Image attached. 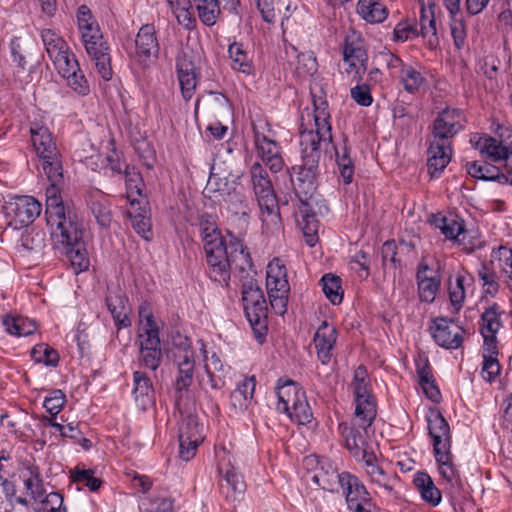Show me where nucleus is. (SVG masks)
Instances as JSON below:
<instances>
[{"instance_id": "obj_1", "label": "nucleus", "mask_w": 512, "mask_h": 512, "mask_svg": "<svg viewBox=\"0 0 512 512\" xmlns=\"http://www.w3.org/2000/svg\"><path fill=\"white\" fill-rule=\"evenodd\" d=\"M317 93L316 87H311L313 113L307 116L313 119V125L308 128L302 124L300 131V147L302 164L293 166L290 178L293 190L299 200H305L312 196L317 187V176L319 174V161L321 158L322 146L331 144L332 126L328 102L325 96Z\"/></svg>"}, {"instance_id": "obj_2", "label": "nucleus", "mask_w": 512, "mask_h": 512, "mask_svg": "<svg viewBox=\"0 0 512 512\" xmlns=\"http://www.w3.org/2000/svg\"><path fill=\"white\" fill-rule=\"evenodd\" d=\"M45 214L54 248L68 257L77 273L86 270L89 258L82 242L83 232L76 213L66 208L58 197L52 196L47 200Z\"/></svg>"}, {"instance_id": "obj_3", "label": "nucleus", "mask_w": 512, "mask_h": 512, "mask_svg": "<svg viewBox=\"0 0 512 512\" xmlns=\"http://www.w3.org/2000/svg\"><path fill=\"white\" fill-rule=\"evenodd\" d=\"M201 239L208 267L207 273L212 281L220 285H228L232 267L240 271L252 267L250 253L240 239H231L229 252L220 231L213 234L206 233Z\"/></svg>"}, {"instance_id": "obj_4", "label": "nucleus", "mask_w": 512, "mask_h": 512, "mask_svg": "<svg viewBox=\"0 0 512 512\" xmlns=\"http://www.w3.org/2000/svg\"><path fill=\"white\" fill-rule=\"evenodd\" d=\"M249 184L260 208L262 229L267 234H278L282 229L276 194L266 168L255 161L248 170Z\"/></svg>"}, {"instance_id": "obj_5", "label": "nucleus", "mask_w": 512, "mask_h": 512, "mask_svg": "<svg viewBox=\"0 0 512 512\" xmlns=\"http://www.w3.org/2000/svg\"><path fill=\"white\" fill-rule=\"evenodd\" d=\"M428 434L432 439L433 453L442 477L453 483L457 470L451 453V432L447 420L439 410H430L426 415Z\"/></svg>"}, {"instance_id": "obj_6", "label": "nucleus", "mask_w": 512, "mask_h": 512, "mask_svg": "<svg viewBox=\"0 0 512 512\" xmlns=\"http://www.w3.org/2000/svg\"><path fill=\"white\" fill-rule=\"evenodd\" d=\"M139 364L141 367L156 371L163 360L160 341V326L156 321L148 303L139 306Z\"/></svg>"}, {"instance_id": "obj_7", "label": "nucleus", "mask_w": 512, "mask_h": 512, "mask_svg": "<svg viewBox=\"0 0 512 512\" xmlns=\"http://www.w3.org/2000/svg\"><path fill=\"white\" fill-rule=\"evenodd\" d=\"M242 301L256 340L261 344L267 333V305L261 288L253 281L243 284Z\"/></svg>"}, {"instance_id": "obj_8", "label": "nucleus", "mask_w": 512, "mask_h": 512, "mask_svg": "<svg viewBox=\"0 0 512 512\" xmlns=\"http://www.w3.org/2000/svg\"><path fill=\"white\" fill-rule=\"evenodd\" d=\"M252 129L258 157L272 173L280 172L285 166V161L280 144L272 138L269 123L262 119L253 121Z\"/></svg>"}, {"instance_id": "obj_9", "label": "nucleus", "mask_w": 512, "mask_h": 512, "mask_svg": "<svg viewBox=\"0 0 512 512\" xmlns=\"http://www.w3.org/2000/svg\"><path fill=\"white\" fill-rule=\"evenodd\" d=\"M266 288L272 309L275 313L284 315L287 310L290 285L285 264L278 257L273 258L267 266Z\"/></svg>"}, {"instance_id": "obj_10", "label": "nucleus", "mask_w": 512, "mask_h": 512, "mask_svg": "<svg viewBox=\"0 0 512 512\" xmlns=\"http://www.w3.org/2000/svg\"><path fill=\"white\" fill-rule=\"evenodd\" d=\"M87 54L95 64L99 76L109 81L112 78L110 48L104 40L99 25L80 32Z\"/></svg>"}, {"instance_id": "obj_11", "label": "nucleus", "mask_w": 512, "mask_h": 512, "mask_svg": "<svg viewBox=\"0 0 512 512\" xmlns=\"http://www.w3.org/2000/svg\"><path fill=\"white\" fill-rule=\"evenodd\" d=\"M470 143L490 160L494 162L504 161L507 176H500L499 179H504L505 183L512 185V140L510 146H505L493 137L473 134Z\"/></svg>"}, {"instance_id": "obj_12", "label": "nucleus", "mask_w": 512, "mask_h": 512, "mask_svg": "<svg viewBox=\"0 0 512 512\" xmlns=\"http://www.w3.org/2000/svg\"><path fill=\"white\" fill-rule=\"evenodd\" d=\"M6 216L9 225L20 229L33 223L40 215L41 203L32 196H18L6 204Z\"/></svg>"}, {"instance_id": "obj_13", "label": "nucleus", "mask_w": 512, "mask_h": 512, "mask_svg": "<svg viewBox=\"0 0 512 512\" xmlns=\"http://www.w3.org/2000/svg\"><path fill=\"white\" fill-rule=\"evenodd\" d=\"M329 491H338L340 487L345 495L349 509L357 506V504H367L369 502L368 492L360 480L348 472L338 473L331 472L328 483Z\"/></svg>"}, {"instance_id": "obj_14", "label": "nucleus", "mask_w": 512, "mask_h": 512, "mask_svg": "<svg viewBox=\"0 0 512 512\" xmlns=\"http://www.w3.org/2000/svg\"><path fill=\"white\" fill-rule=\"evenodd\" d=\"M180 346L183 349L174 356V363L177 367L174 377V388L178 398H181L182 393L187 392L192 385L195 371L194 353L190 349L188 338H183Z\"/></svg>"}, {"instance_id": "obj_15", "label": "nucleus", "mask_w": 512, "mask_h": 512, "mask_svg": "<svg viewBox=\"0 0 512 512\" xmlns=\"http://www.w3.org/2000/svg\"><path fill=\"white\" fill-rule=\"evenodd\" d=\"M159 54V42L156 29L151 24L143 25L135 38L134 61L146 68L154 63Z\"/></svg>"}, {"instance_id": "obj_16", "label": "nucleus", "mask_w": 512, "mask_h": 512, "mask_svg": "<svg viewBox=\"0 0 512 512\" xmlns=\"http://www.w3.org/2000/svg\"><path fill=\"white\" fill-rule=\"evenodd\" d=\"M204 374L199 379L200 387L207 390L219 391L226 385L230 373V366L224 364L216 352L209 353L203 348Z\"/></svg>"}, {"instance_id": "obj_17", "label": "nucleus", "mask_w": 512, "mask_h": 512, "mask_svg": "<svg viewBox=\"0 0 512 512\" xmlns=\"http://www.w3.org/2000/svg\"><path fill=\"white\" fill-rule=\"evenodd\" d=\"M462 120L460 110H442L433 122L431 139L452 144V139L463 129Z\"/></svg>"}, {"instance_id": "obj_18", "label": "nucleus", "mask_w": 512, "mask_h": 512, "mask_svg": "<svg viewBox=\"0 0 512 512\" xmlns=\"http://www.w3.org/2000/svg\"><path fill=\"white\" fill-rule=\"evenodd\" d=\"M453 320L439 317L433 320L429 331L437 345L445 349L455 350L461 347L464 340V330L458 326H452Z\"/></svg>"}, {"instance_id": "obj_19", "label": "nucleus", "mask_w": 512, "mask_h": 512, "mask_svg": "<svg viewBox=\"0 0 512 512\" xmlns=\"http://www.w3.org/2000/svg\"><path fill=\"white\" fill-rule=\"evenodd\" d=\"M337 338V328L326 320L317 328L313 342L317 352V358L322 364L326 365L331 361Z\"/></svg>"}, {"instance_id": "obj_20", "label": "nucleus", "mask_w": 512, "mask_h": 512, "mask_svg": "<svg viewBox=\"0 0 512 512\" xmlns=\"http://www.w3.org/2000/svg\"><path fill=\"white\" fill-rule=\"evenodd\" d=\"M343 60L348 64V73H354L355 77L361 78L366 71L368 55L364 48L362 39L347 38L343 49Z\"/></svg>"}, {"instance_id": "obj_21", "label": "nucleus", "mask_w": 512, "mask_h": 512, "mask_svg": "<svg viewBox=\"0 0 512 512\" xmlns=\"http://www.w3.org/2000/svg\"><path fill=\"white\" fill-rule=\"evenodd\" d=\"M218 472L222 477L220 482L221 493L227 501H235L239 496L243 495L246 490V484L238 469L230 463L220 465Z\"/></svg>"}, {"instance_id": "obj_22", "label": "nucleus", "mask_w": 512, "mask_h": 512, "mask_svg": "<svg viewBox=\"0 0 512 512\" xmlns=\"http://www.w3.org/2000/svg\"><path fill=\"white\" fill-rule=\"evenodd\" d=\"M373 452L363 454L364 468L371 482L385 495H390L398 482L395 474L386 473L377 463Z\"/></svg>"}, {"instance_id": "obj_23", "label": "nucleus", "mask_w": 512, "mask_h": 512, "mask_svg": "<svg viewBox=\"0 0 512 512\" xmlns=\"http://www.w3.org/2000/svg\"><path fill=\"white\" fill-rule=\"evenodd\" d=\"M106 304L118 329L131 325L129 314L131 309L125 293L118 287L108 288Z\"/></svg>"}, {"instance_id": "obj_24", "label": "nucleus", "mask_w": 512, "mask_h": 512, "mask_svg": "<svg viewBox=\"0 0 512 512\" xmlns=\"http://www.w3.org/2000/svg\"><path fill=\"white\" fill-rule=\"evenodd\" d=\"M201 440L202 437L196 420L192 417L188 418L186 423H182L179 428V455L181 459L185 461L192 459Z\"/></svg>"}, {"instance_id": "obj_25", "label": "nucleus", "mask_w": 512, "mask_h": 512, "mask_svg": "<svg viewBox=\"0 0 512 512\" xmlns=\"http://www.w3.org/2000/svg\"><path fill=\"white\" fill-rule=\"evenodd\" d=\"M276 394L278 398L276 409L285 414L300 401V395L306 393L297 382L280 378L277 382Z\"/></svg>"}, {"instance_id": "obj_26", "label": "nucleus", "mask_w": 512, "mask_h": 512, "mask_svg": "<svg viewBox=\"0 0 512 512\" xmlns=\"http://www.w3.org/2000/svg\"><path fill=\"white\" fill-rule=\"evenodd\" d=\"M427 155L429 173L432 177H437L451 160L452 144L431 139Z\"/></svg>"}, {"instance_id": "obj_27", "label": "nucleus", "mask_w": 512, "mask_h": 512, "mask_svg": "<svg viewBox=\"0 0 512 512\" xmlns=\"http://www.w3.org/2000/svg\"><path fill=\"white\" fill-rule=\"evenodd\" d=\"M38 169L43 173L48 181L51 183V187L47 189V198L56 196L59 198V201L63 204L61 200V196L58 194L56 189V185L60 183L63 179V167L60 161V154L56 152L55 155H49L44 158L39 159Z\"/></svg>"}, {"instance_id": "obj_28", "label": "nucleus", "mask_w": 512, "mask_h": 512, "mask_svg": "<svg viewBox=\"0 0 512 512\" xmlns=\"http://www.w3.org/2000/svg\"><path fill=\"white\" fill-rule=\"evenodd\" d=\"M296 219L307 245L313 247L318 241L319 222L311 206L305 200H300Z\"/></svg>"}, {"instance_id": "obj_29", "label": "nucleus", "mask_w": 512, "mask_h": 512, "mask_svg": "<svg viewBox=\"0 0 512 512\" xmlns=\"http://www.w3.org/2000/svg\"><path fill=\"white\" fill-rule=\"evenodd\" d=\"M473 282V276L466 270H461L453 277L449 278V299L456 313H458L463 307V303L466 298V289L470 287Z\"/></svg>"}, {"instance_id": "obj_30", "label": "nucleus", "mask_w": 512, "mask_h": 512, "mask_svg": "<svg viewBox=\"0 0 512 512\" xmlns=\"http://www.w3.org/2000/svg\"><path fill=\"white\" fill-rule=\"evenodd\" d=\"M30 133L33 148L39 159L58 152L52 133L47 127L33 123Z\"/></svg>"}, {"instance_id": "obj_31", "label": "nucleus", "mask_w": 512, "mask_h": 512, "mask_svg": "<svg viewBox=\"0 0 512 512\" xmlns=\"http://www.w3.org/2000/svg\"><path fill=\"white\" fill-rule=\"evenodd\" d=\"M228 57L231 61V68L246 76L255 74L253 56L241 42L234 41L228 46Z\"/></svg>"}, {"instance_id": "obj_32", "label": "nucleus", "mask_w": 512, "mask_h": 512, "mask_svg": "<svg viewBox=\"0 0 512 512\" xmlns=\"http://www.w3.org/2000/svg\"><path fill=\"white\" fill-rule=\"evenodd\" d=\"M391 112L394 127L401 130L403 135L411 134L417 123V115L414 107L409 103L397 100L393 104Z\"/></svg>"}, {"instance_id": "obj_33", "label": "nucleus", "mask_w": 512, "mask_h": 512, "mask_svg": "<svg viewBox=\"0 0 512 512\" xmlns=\"http://www.w3.org/2000/svg\"><path fill=\"white\" fill-rule=\"evenodd\" d=\"M177 74L182 96L189 101L196 90L197 75L194 64L185 57L177 59Z\"/></svg>"}, {"instance_id": "obj_34", "label": "nucleus", "mask_w": 512, "mask_h": 512, "mask_svg": "<svg viewBox=\"0 0 512 512\" xmlns=\"http://www.w3.org/2000/svg\"><path fill=\"white\" fill-rule=\"evenodd\" d=\"M382 0H359L356 11L367 23L379 24L388 17V9L381 2Z\"/></svg>"}, {"instance_id": "obj_35", "label": "nucleus", "mask_w": 512, "mask_h": 512, "mask_svg": "<svg viewBox=\"0 0 512 512\" xmlns=\"http://www.w3.org/2000/svg\"><path fill=\"white\" fill-rule=\"evenodd\" d=\"M355 402V424L362 430H366L376 417V401L373 395L354 399Z\"/></svg>"}, {"instance_id": "obj_36", "label": "nucleus", "mask_w": 512, "mask_h": 512, "mask_svg": "<svg viewBox=\"0 0 512 512\" xmlns=\"http://www.w3.org/2000/svg\"><path fill=\"white\" fill-rule=\"evenodd\" d=\"M413 483L424 501L430 503L432 506H437L440 503L441 492L434 485L428 473L417 472L414 475Z\"/></svg>"}, {"instance_id": "obj_37", "label": "nucleus", "mask_w": 512, "mask_h": 512, "mask_svg": "<svg viewBox=\"0 0 512 512\" xmlns=\"http://www.w3.org/2000/svg\"><path fill=\"white\" fill-rule=\"evenodd\" d=\"M339 432L345 439V446L354 457H362L366 451L364 448L365 441L360 431L361 428L349 426L347 423H340Z\"/></svg>"}, {"instance_id": "obj_38", "label": "nucleus", "mask_w": 512, "mask_h": 512, "mask_svg": "<svg viewBox=\"0 0 512 512\" xmlns=\"http://www.w3.org/2000/svg\"><path fill=\"white\" fill-rule=\"evenodd\" d=\"M89 208L97 224L101 228H108L112 222V213L109 200L102 194L90 196Z\"/></svg>"}, {"instance_id": "obj_39", "label": "nucleus", "mask_w": 512, "mask_h": 512, "mask_svg": "<svg viewBox=\"0 0 512 512\" xmlns=\"http://www.w3.org/2000/svg\"><path fill=\"white\" fill-rule=\"evenodd\" d=\"M123 176L126 185V197L133 209L140 203L137 197L142 196L143 180L137 169L130 166H125Z\"/></svg>"}, {"instance_id": "obj_40", "label": "nucleus", "mask_w": 512, "mask_h": 512, "mask_svg": "<svg viewBox=\"0 0 512 512\" xmlns=\"http://www.w3.org/2000/svg\"><path fill=\"white\" fill-rule=\"evenodd\" d=\"M127 216L131 220V226L134 231L141 236L146 241L152 239V225L150 218L146 215L145 208H142L139 205L135 206L133 209L130 208L127 211Z\"/></svg>"}, {"instance_id": "obj_41", "label": "nucleus", "mask_w": 512, "mask_h": 512, "mask_svg": "<svg viewBox=\"0 0 512 512\" xmlns=\"http://www.w3.org/2000/svg\"><path fill=\"white\" fill-rule=\"evenodd\" d=\"M2 324L7 333L17 337L31 335L36 330V324L33 320L18 315L9 314L4 316Z\"/></svg>"}, {"instance_id": "obj_42", "label": "nucleus", "mask_w": 512, "mask_h": 512, "mask_svg": "<svg viewBox=\"0 0 512 512\" xmlns=\"http://www.w3.org/2000/svg\"><path fill=\"white\" fill-rule=\"evenodd\" d=\"M31 41H23L20 37H13L10 41V54L12 62L18 69V72H24L27 69V56L31 55L33 47Z\"/></svg>"}, {"instance_id": "obj_43", "label": "nucleus", "mask_w": 512, "mask_h": 512, "mask_svg": "<svg viewBox=\"0 0 512 512\" xmlns=\"http://www.w3.org/2000/svg\"><path fill=\"white\" fill-rule=\"evenodd\" d=\"M467 173L473 178L480 180H496L499 183L506 184L504 179H499L500 176H507V174L500 173L494 166L479 161H471L465 164Z\"/></svg>"}, {"instance_id": "obj_44", "label": "nucleus", "mask_w": 512, "mask_h": 512, "mask_svg": "<svg viewBox=\"0 0 512 512\" xmlns=\"http://www.w3.org/2000/svg\"><path fill=\"white\" fill-rule=\"evenodd\" d=\"M502 310L499 305L494 303L488 307L481 315L480 333L497 335L502 327Z\"/></svg>"}, {"instance_id": "obj_45", "label": "nucleus", "mask_w": 512, "mask_h": 512, "mask_svg": "<svg viewBox=\"0 0 512 512\" xmlns=\"http://www.w3.org/2000/svg\"><path fill=\"white\" fill-rule=\"evenodd\" d=\"M40 36L51 60L57 58V56L61 55V53H64L65 50L69 48L66 41L51 29H42Z\"/></svg>"}, {"instance_id": "obj_46", "label": "nucleus", "mask_w": 512, "mask_h": 512, "mask_svg": "<svg viewBox=\"0 0 512 512\" xmlns=\"http://www.w3.org/2000/svg\"><path fill=\"white\" fill-rule=\"evenodd\" d=\"M432 222L448 240L456 242L460 235L463 234L464 225L455 218L436 215Z\"/></svg>"}, {"instance_id": "obj_47", "label": "nucleus", "mask_w": 512, "mask_h": 512, "mask_svg": "<svg viewBox=\"0 0 512 512\" xmlns=\"http://www.w3.org/2000/svg\"><path fill=\"white\" fill-rule=\"evenodd\" d=\"M134 389L133 394L135 395L136 401L141 399L143 405H146L151 401L154 389L151 379L142 371H135L133 373Z\"/></svg>"}, {"instance_id": "obj_48", "label": "nucleus", "mask_w": 512, "mask_h": 512, "mask_svg": "<svg viewBox=\"0 0 512 512\" xmlns=\"http://www.w3.org/2000/svg\"><path fill=\"white\" fill-rule=\"evenodd\" d=\"M320 285L322 286L323 293L332 304L338 305L342 302L344 292L341 287L340 277L333 274H325L320 280Z\"/></svg>"}, {"instance_id": "obj_49", "label": "nucleus", "mask_w": 512, "mask_h": 512, "mask_svg": "<svg viewBox=\"0 0 512 512\" xmlns=\"http://www.w3.org/2000/svg\"><path fill=\"white\" fill-rule=\"evenodd\" d=\"M226 205L227 209L236 216L247 217L249 213L248 201L246 197L237 192L235 188L229 189L221 198Z\"/></svg>"}, {"instance_id": "obj_50", "label": "nucleus", "mask_w": 512, "mask_h": 512, "mask_svg": "<svg viewBox=\"0 0 512 512\" xmlns=\"http://www.w3.org/2000/svg\"><path fill=\"white\" fill-rule=\"evenodd\" d=\"M329 146L332 147L333 150H335L336 154V161L339 167L340 175L343 178V181L345 184H349L352 182L353 175H354V166L353 161L349 155V150L347 147H343L342 151L339 152L336 147L331 143ZM326 150L328 145L323 146Z\"/></svg>"}, {"instance_id": "obj_51", "label": "nucleus", "mask_w": 512, "mask_h": 512, "mask_svg": "<svg viewBox=\"0 0 512 512\" xmlns=\"http://www.w3.org/2000/svg\"><path fill=\"white\" fill-rule=\"evenodd\" d=\"M139 508L141 512H174L173 501L164 495H151L142 499Z\"/></svg>"}, {"instance_id": "obj_52", "label": "nucleus", "mask_w": 512, "mask_h": 512, "mask_svg": "<svg viewBox=\"0 0 512 512\" xmlns=\"http://www.w3.org/2000/svg\"><path fill=\"white\" fill-rule=\"evenodd\" d=\"M400 81L409 93L417 92L425 83V78L413 66L406 65L401 69Z\"/></svg>"}, {"instance_id": "obj_53", "label": "nucleus", "mask_w": 512, "mask_h": 512, "mask_svg": "<svg viewBox=\"0 0 512 512\" xmlns=\"http://www.w3.org/2000/svg\"><path fill=\"white\" fill-rule=\"evenodd\" d=\"M493 262L491 264H482L478 269V277L482 282V288L485 294L495 296L499 291L498 276L493 269Z\"/></svg>"}, {"instance_id": "obj_54", "label": "nucleus", "mask_w": 512, "mask_h": 512, "mask_svg": "<svg viewBox=\"0 0 512 512\" xmlns=\"http://www.w3.org/2000/svg\"><path fill=\"white\" fill-rule=\"evenodd\" d=\"M351 386L353 388L354 399L372 395L368 372L363 365L356 368Z\"/></svg>"}, {"instance_id": "obj_55", "label": "nucleus", "mask_w": 512, "mask_h": 512, "mask_svg": "<svg viewBox=\"0 0 512 512\" xmlns=\"http://www.w3.org/2000/svg\"><path fill=\"white\" fill-rule=\"evenodd\" d=\"M292 421L305 425L312 421L313 412L307 401L306 394L300 395V401L285 413Z\"/></svg>"}, {"instance_id": "obj_56", "label": "nucleus", "mask_w": 512, "mask_h": 512, "mask_svg": "<svg viewBox=\"0 0 512 512\" xmlns=\"http://www.w3.org/2000/svg\"><path fill=\"white\" fill-rule=\"evenodd\" d=\"M440 279L438 277H423L417 279L418 295L422 302L432 303L440 288Z\"/></svg>"}, {"instance_id": "obj_57", "label": "nucleus", "mask_w": 512, "mask_h": 512, "mask_svg": "<svg viewBox=\"0 0 512 512\" xmlns=\"http://www.w3.org/2000/svg\"><path fill=\"white\" fill-rule=\"evenodd\" d=\"M31 357L36 363L47 366H56L59 362V354L47 344H37L31 351Z\"/></svg>"}, {"instance_id": "obj_58", "label": "nucleus", "mask_w": 512, "mask_h": 512, "mask_svg": "<svg viewBox=\"0 0 512 512\" xmlns=\"http://www.w3.org/2000/svg\"><path fill=\"white\" fill-rule=\"evenodd\" d=\"M70 473L73 482L86 486L90 491H97L102 484V481L94 475V471L91 469L75 467Z\"/></svg>"}, {"instance_id": "obj_59", "label": "nucleus", "mask_w": 512, "mask_h": 512, "mask_svg": "<svg viewBox=\"0 0 512 512\" xmlns=\"http://www.w3.org/2000/svg\"><path fill=\"white\" fill-rule=\"evenodd\" d=\"M57 72L64 78L70 75L72 71L79 70V63L73 53L68 48L64 53L51 60Z\"/></svg>"}, {"instance_id": "obj_60", "label": "nucleus", "mask_w": 512, "mask_h": 512, "mask_svg": "<svg viewBox=\"0 0 512 512\" xmlns=\"http://www.w3.org/2000/svg\"><path fill=\"white\" fill-rule=\"evenodd\" d=\"M64 79L66 80L67 86L78 96L86 97L90 94L89 82L81 68H79V70L72 71V73H70V75H66Z\"/></svg>"}, {"instance_id": "obj_61", "label": "nucleus", "mask_w": 512, "mask_h": 512, "mask_svg": "<svg viewBox=\"0 0 512 512\" xmlns=\"http://www.w3.org/2000/svg\"><path fill=\"white\" fill-rule=\"evenodd\" d=\"M197 11L200 20L205 25H214L219 14L218 0H199Z\"/></svg>"}, {"instance_id": "obj_62", "label": "nucleus", "mask_w": 512, "mask_h": 512, "mask_svg": "<svg viewBox=\"0 0 512 512\" xmlns=\"http://www.w3.org/2000/svg\"><path fill=\"white\" fill-rule=\"evenodd\" d=\"M21 245L27 251H40L45 246V233L34 228L21 235Z\"/></svg>"}, {"instance_id": "obj_63", "label": "nucleus", "mask_w": 512, "mask_h": 512, "mask_svg": "<svg viewBox=\"0 0 512 512\" xmlns=\"http://www.w3.org/2000/svg\"><path fill=\"white\" fill-rule=\"evenodd\" d=\"M317 71L316 57L312 52L300 53L297 56L296 72L301 77L313 75Z\"/></svg>"}, {"instance_id": "obj_64", "label": "nucleus", "mask_w": 512, "mask_h": 512, "mask_svg": "<svg viewBox=\"0 0 512 512\" xmlns=\"http://www.w3.org/2000/svg\"><path fill=\"white\" fill-rule=\"evenodd\" d=\"M229 189L231 187H229L226 179H222L212 173L207 181L204 193L209 198H222Z\"/></svg>"}]
</instances>
